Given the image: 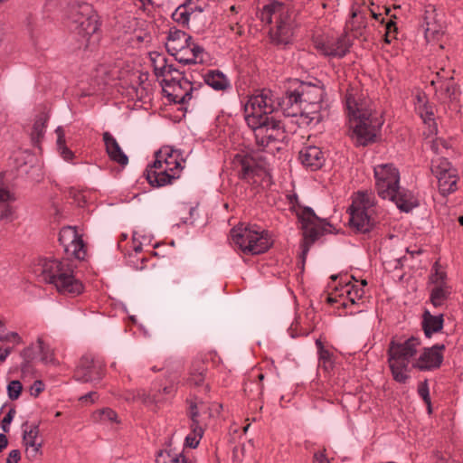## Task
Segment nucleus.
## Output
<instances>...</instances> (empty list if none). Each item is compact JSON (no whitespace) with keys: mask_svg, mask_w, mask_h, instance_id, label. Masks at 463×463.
<instances>
[{"mask_svg":"<svg viewBox=\"0 0 463 463\" xmlns=\"http://www.w3.org/2000/svg\"><path fill=\"white\" fill-rule=\"evenodd\" d=\"M345 100L352 138L359 146L373 142L383 120L379 113L372 108L371 101L358 89L353 87L347 90Z\"/></svg>","mask_w":463,"mask_h":463,"instance_id":"1","label":"nucleus"},{"mask_svg":"<svg viewBox=\"0 0 463 463\" xmlns=\"http://www.w3.org/2000/svg\"><path fill=\"white\" fill-rule=\"evenodd\" d=\"M375 187L378 195L389 199L402 212L408 213L418 206L413 194L399 186L400 173L392 164H383L374 166Z\"/></svg>","mask_w":463,"mask_h":463,"instance_id":"2","label":"nucleus"},{"mask_svg":"<svg viewBox=\"0 0 463 463\" xmlns=\"http://www.w3.org/2000/svg\"><path fill=\"white\" fill-rule=\"evenodd\" d=\"M43 279L55 287L60 294L76 297L82 293L83 284L74 274L67 261L43 259L39 261Z\"/></svg>","mask_w":463,"mask_h":463,"instance_id":"3","label":"nucleus"},{"mask_svg":"<svg viewBox=\"0 0 463 463\" xmlns=\"http://www.w3.org/2000/svg\"><path fill=\"white\" fill-rule=\"evenodd\" d=\"M260 18L269 24V38L276 45H287L292 41L293 19L288 6L279 1H271L263 5Z\"/></svg>","mask_w":463,"mask_h":463,"instance_id":"4","label":"nucleus"},{"mask_svg":"<svg viewBox=\"0 0 463 463\" xmlns=\"http://www.w3.org/2000/svg\"><path fill=\"white\" fill-rule=\"evenodd\" d=\"M421 342L420 338L411 336L403 342L392 340L388 347V364L393 379L405 383L410 378L409 365L416 355Z\"/></svg>","mask_w":463,"mask_h":463,"instance_id":"5","label":"nucleus"},{"mask_svg":"<svg viewBox=\"0 0 463 463\" xmlns=\"http://www.w3.org/2000/svg\"><path fill=\"white\" fill-rule=\"evenodd\" d=\"M375 196L372 192L359 191L350 206L349 223L358 232H369L375 224L373 218Z\"/></svg>","mask_w":463,"mask_h":463,"instance_id":"6","label":"nucleus"},{"mask_svg":"<svg viewBox=\"0 0 463 463\" xmlns=\"http://www.w3.org/2000/svg\"><path fill=\"white\" fill-rule=\"evenodd\" d=\"M279 108V98L271 90L264 89L244 105V120L247 124H255L257 120L269 119Z\"/></svg>","mask_w":463,"mask_h":463,"instance_id":"7","label":"nucleus"},{"mask_svg":"<svg viewBox=\"0 0 463 463\" xmlns=\"http://www.w3.org/2000/svg\"><path fill=\"white\" fill-rule=\"evenodd\" d=\"M233 242L247 255H259L266 252L273 241L265 231H255L250 228H233Z\"/></svg>","mask_w":463,"mask_h":463,"instance_id":"8","label":"nucleus"},{"mask_svg":"<svg viewBox=\"0 0 463 463\" xmlns=\"http://www.w3.org/2000/svg\"><path fill=\"white\" fill-rule=\"evenodd\" d=\"M75 30L82 38L86 48L96 44L99 41L98 31L99 28L98 14L89 5L80 6L79 11L74 15Z\"/></svg>","mask_w":463,"mask_h":463,"instance_id":"9","label":"nucleus"},{"mask_svg":"<svg viewBox=\"0 0 463 463\" xmlns=\"http://www.w3.org/2000/svg\"><path fill=\"white\" fill-rule=\"evenodd\" d=\"M430 170L438 179L439 191L446 196L454 193L458 180L457 169L445 157H436L431 160Z\"/></svg>","mask_w":463,"mask_h":463,"instance_id":"10","label":"nucleus"},{"mask_svg":"<svg viewBox=\"0 0 463 463\" xmlns=\"http://www.w3.org/2000/svg\"><path fill=\"white\" fill-rule=\"evenodd\" d=\"M233 169H236L240 179L253 185L260 184L268 177L266 169L249 155L233 156Z\"/></svg>","mask_w":463,"mask_h":463,"instance_id":"11","label":"nucleus"},{"mask_svg":"<svg viewBox=\"0 0 463 463\" xmlns=\"http://www.w3.org/2000/svg\"><path fill=\"white\" fill-rule=\"evenodd\" d=\"M247 125L253 130L256 141L260 146L265 147L270 142L281 140L284 137L283 127L274 117Z\"/></svg>","mask_w":463,"mask_h":463,"instance_id":"12","label":"nucleus"},{"mask_svg":"<svg viewBox=\"0 0 463 463\" xmlns=\"http://www.w3.org/2000/svg\"><path fill=\"white\" fill-rule=\"evenodd\" d=\"M59 241L69 256L78 260L85 258L86 246L75 227L66 226L61 228L59 233Z\"/></svg>","mask_w":463,"mask_h":463,"instance_id":"13","label":"nucleus"},{"mask_svg":"<svg viewBox=\"0 0 463 463\" xmlns=\"http://www.w3.org/2000/svg\"><path fill=\"white\" fill-rule=\"evenodd\" d=\"M179 76L180 73H177ZM165 86L163 90L165 95L175 103H185L192 99V85L191 82L183 77L175 79H164Z\"/></svg>","mask_w":463,"mask_h":463,"instance_id":"14","label":"nucleus"},{"mask_svg":"<svg viewBox=\"0 0 463 463\" xmlns=\"http://www.w3.org/2000/svg\"><path fill=\"white\" fill-rule=\"evenodd\" d=\"M298 217L301 222L306 243L312 244L322 234L319 226L325 224L326 221L318 218L309 207H305L298 212Z\"/></svg>","mask_w":463,"mask_h":463,"instance_id":"15","label":"nucleus"},{"mask_svg":"<svg viewBox=\"0 0 463 463\" xmlns=\"http://www.w3.org/2000/svg\"><path fill=\"white\" fill-rule=\"evenodd\" d=\"M444 350L443 344L424 348L420 356L412 363V367L420 371H433L439 368L443 362Z\"/></svg>","mask_w":463,"mask_h":463,"instance_id":"16","label":"nucleus"},{"mask_svg":"<svg viewBox=\"0 0 463 463\" xmlns=\"http://www.w3.org/2000/svg\"><path fill=\"white\" fill-rule=\"evenodd\" d=\"M460 94L459 86L452 80H446L435 88V97L438 101L454 111L459 109Z\"/></svg>","mask_w":463,"mask_h":463,"instance_id":"17","label":"nucleus"},{"mask_svg":"<svg viewBox=\"0 0 463 463\" xmlns=\"http://www.w3.org/2000/svg\"><path fill=\"white\" fill-rule=\"evenodd\" d=\"M103 364L91 355H83L75 371V377L82 382L99 380L103 374Z\"/></svg>","mask_w":463,"mask_h":463,"instance_id":"18","label":"nucleus"},{"mask_svg":"<svg viewBox=\"0 0 463 463\" xmlns=\"http://www.w3.org/2000/svg\"><path fill=\"white\" fill-rule=\"evenodd\" d=\"M207 56L205 50L191 36L175 58L183 64H203Z\"/></svg>","mask_w":463,"mask_h":463,"instance_id":"19","label":"nucleus"},{"mask_svg":"<svg viewBox=\"0 0 463 463\" xmlns=\"http://www.w3.org/2000/svg\"><path fill=\"white\" fill-rule=\"evenodd\" d=\"M146 177L152 186L160 187L172 184L179 176L161 165L160 160H155L146 170Z\"/></svg>","mask_w":463,"mask_h":463,"instance_id":"20","label":"nucleus"},{"mask_svg":"<svg viewBox=\"0 0 463 463\" xmlns=\"http://www.w3.org/2000/svg\"><path fill=\"white\" fill-rule=\"evenodd\" d=\"M296 95L301 99V104H314L315 109L321 105L325 90L322 87L307 82L294 80Z\"/></svg>","mask_w":463,"mask_h":463,"instance_id":"21","label":"nucleus"},{"mask_svg":"<svg viewBox=\"0 0 463 463\" xmlns=\"http://www.w3.org/2000/svg\"><path fill=\"white\" fill-rule=\"evenodd\" d=\"M155 160H160L163 166L180 176L183 169L182 162L184 161L180 151L174 149L172 146H165L156 153Z\"/></svg>","mask_w":463,"mask_h":463,"instance_id":"22","label":"nucleus"},{"mask_svg":"<svg viewBox=\"0 0 463 463\" xmlns=\"http://www.w3.org/2000/svg\"><path fill=\"white\" fill-rule=\"evenodd\" d=\"M37 350L41 356V361L45 364H55L56 359L54 352L50 345L45 342L43 336H39L34 345L23 350L21 355L27 362H31L34 358L33 350Z\"/></svg>","mask_w":463,"mask_h":463,"instance_id":"23","label":"nucleus"},{"mask_svg":"<svg viewBox=\"0 0 463 463\" xmlns=\"http://www.w3.org/2000/svg\"><path fill=\"white\" fill-rule=\"evenodd\" d=\"M298 159L304 166L312 171L321 168L325 163L324 153L316 146H304L298 153Z\"/></svg>","mask_w":463,"mask_h":463,"instance_id":"24","label":"nucleus"},{"mask_svg":"<svg viewBox=\"0 0 463 463\" xmlns=\"http://www.w3.org/2000/svg\"><path fill=\"white\" fill-rule=\"evenodd\" d=\"M301 99L296 95V88L290 87L282 98H279V108L286 117H297L300 114Z\"/></svg>","mask_w":463,"mask_h":463,"instance_id":"25","label":"nucleus"},{"mask_svg":"<svg viewBox=\"0 0 463 463\" xmlns=\"http://www.w3.org/2000/svg\"><path fill=\"white\" fill-rule=\"evenodd\" d=\"M103 141L105 143L107 154L110 160L118 163L122 166H125L128 164V157L123 152L116 138L109 132L103 133Z\"/></svg>","mask_w":463,"mask_h":463,"instance_id":"26","label":"nucleus"},{"mask_svg":"<svg viewBox=\"0 0 463 463\" xmlns=\"http://www.w3.org/2000/svg\"><path fill=\"white\" fill-rule=\"evenodd\" d=\"M191 40V35L184 31L172 28L168 32L167 41L165 47L167 52L172 55L175 56L182 47L186 44L187 41Z\"/></svg>","mask_w":463,"mask_h":463,"instance_id":"27","label":"nucleus"},{"mask_svg":"<svg viewBox=\"0 0 463 463\" xmlns=\"http://www.w3.org/2000/svg\"><path fill=\"white\" fill-rule=\"evenodd\" d=\"M149 59L156 77H162L164 80L168 79L167 77L172 75L173 72L178 73L177 70L167 63V60L164 54L152 52L149 53Z\"/></svg>","mask_w":463,"mask_h":463,"instance_id":"28","label":"nucleus"},{"mask_svg":"<svg viewBox=\"0 0 463 463\" xmlns=\"http://www.w3.org/2000/svg\"><path fill=\"white\" fill-rule=\"evenodd\" d=\"M350 42L346 35H342L333 42L322 46L324 54L334 57H343L349 51Z\"/></svg>","mask_w":463,"mask_h":463,"instance_id":"29","label":"nucleus"},{"mask_svg":"<svg viewBox=\"0 0 463 463\" xmlns=\"http://www.w3.org/2000/svg\"><path fill=\"white\" fill-rule=\"evenodd\" d=\"M206 367L203 361H194L192 364L187 383L189 385L201 387L204 392L208 391V384L204 383Z\"/></svg>","mask_w":463,"mask_h":463,"instance_id":"30","label":"nucleus"},{"mask_svg":"<svg viewBox=\"0 0 463 463\" xmlns=\"http://www.w3.org/2000/svg\"><path fill=\"white\" fill-rule=\"evenodd\" d=\"M443 316H433L430 311L426 310L422 317V329L427 337H431L435 333L441 331L443 328Z\"/></svg>","mask_w":463,"mask_h":463,"instance_id":"31","label":"nucleus"},{"mask_svg":"<svg viewBox=\"0 0 463 463\" xmlns=\"http://www.w3.org/2000/svg\"><path fill=\"white\" fill-rule=\"evenodd\" d=\"M203 80L207 85L215 90H224L229 85V79L219 70H210L203 75Z\"/></svg>","mask_w":463,"mask_h":463,"instance_id":"32","label":"nucleus"},{"mask_svg":"<svg viewBox=\"0 0 463 463\" xmlns=\"http://www.w3.org/2000/svg\"><path fill=\"white\" fill-rule=\"evenodd\" d=\"M346 27L352 32L354 37H362L366 27V18L364 14L353 9L352 20L347 23Z\"/></svg>","mask_w":463,"mask_h":463,"instance_id":"33","label":"nucleus"},{"mask_svg":"<svg viewBox=\"0 0 463 463\" xmlns=\"http://www.w3.org/2000/svg\"><path fill=\"white\" fill-rule=\"evenodd\" d=\"M451 294V288L449 285L433 286L430 292V302L438 307L445 304Z\"/></svg>","mask_w":463,"mask_h":463,"instance_id":"34","label":"nucleus"},{"mask_svg":"<svg viewBox=\"0 0 463 463\" xmlns=\"http://www.w3.org/2000/svg\"><path fill=\"white\" fill-rule=\"evenodd\" d=\"M57 134V147L61 157L68 162H71L74 157V153L65 145V133L61 127L56 129Z\"/></svg>","mask_w":463,"mask_h":463,"instance_id":"35","label":"nucleus"},{"mask_svg":"<svg viewBox=\"0 0 463 463\" xmlns=\"http://www.w3.org/2000/svg\"><path fill=\"white\" fill-rule=\"evenodd\" d=\"M321 105H318L317 109H315L314 104H304L301 105V112L298 114L300 117H304L308 119V123H318L322 119L320 113Z\"/></svg>","mask_w":463,"mask_h":463,"instance_id":"36","label":"nucleus"},{"mask_svg":"<svg viewBox=\"0 0 463 463\" xmlns=\"http://www.w3.org/2000/svg\"><path fill=\"white\" fill-rule=\"evenodd\" d=\"M92 418L96 422L101 423H118V414L116 411L109 408H105L102 410L96 411Z\"/></svg>","mask_w":463,"mask_h":463,"instance_id":"37","label":"nucleus"},{"mask_svg":"<svg viewBox=\"0 0 463 463\" xmlns=\"http://www.w3.org/2000/svg\"><path fill=\"white\" fill-rule=\"evenodd\" d=\"M345 293L346 295V299L352 304L354 305L356 301L363 298L364 295V289L358 285L347 283L343 288Z\"/></svg>","mask_w":463,"mask_h":463,"instance_id":"38","label":"nucleus"},{"mask_svg":"<svg viewBox=\"0 0 463 463\" xmlns=\"http://www.w3.org/2000/svg\"><path fill=\"white\" fill-rule=\"evenodd\" d=\"M203 434V430L200 425L191 424V432L185 438V445L195 449Z\"/></svg>","mask_w":463,"mask_h":463,"instance_id":"39","label":"nucleus"},{"mask_svg":"<svg viewBox=\"0 0 463 463\" xmlns=\"http://www.w3.org/2000/svg\"><path fill=\"white\" fill-rule=\"evenodd\" d=\"M45 122L46 119L43 118V117H40L37 119H35L33 123V129L31 132V138L33 143L35 145L39 144L44 136L46 128Z\"/></svg>","mask_w":463,"mask_h":463,"instance_id":"40","label":"nucleus"},{"mask_svg":"<svg viewBox=\"0 0 463 463\" xmlns=\"http://www.w3.org/2000/svg\"><path fill=\"white\" fill-rule=\"evenodd\" d=\"M39 435V427L38 425H32L29 429H25L24 430L23 441L24 446H32L39 444L37 442V438Z\"/></svg>","mask_w":463,"mask_h":463,"instance_id":"41","label":"nucleus"},{"mask_svg":"<svg viewBox=\"0 0 463 463\" xmlns=\"http://www.w3.org/2000/svg\"><path fill=\"white\" fill-rule=\"evenodd\" d=\"M15 209L13 203L0 204V220L5 222H11L14 219Z\"/></svg>","mask_w":463,"mask_h":463,"instance_id":"42","label":"nucleus"},{"mask_svg":"<svg viewBox=\"0 0 463 463\" xmlns=\"http://www.w3.org/2000/svg\"><path fill=\"white\" fill-rule=\"evenodd\" d=\"M16 201L15 194L0 182V204L14 203Z\"/></svg>","mask_w":463,"mask_h":463,"instance_id":"43","label":"nucleus"},{"mask_svg":"<svg viewBox=\"0 0 463 463\" xmlns=\"http://www.w3.org/2000/svg\"><path fill=\"white\" fill-rule=\"evenodd\" d=\"M418 393L426 403L429 413H431V402L427 381L420 383L418 386Z\"/></svg>","mask_w":463,"mask_h":463,"instance_id":"44","label":"nucleus"},{"mask_svg":"<svg viewBox=\"0 0 463 463\" xmlns=\"http://www.w3.org/2000/svg\"><path fill=\"white\" fill-rule=\"evenodd\" d=\"M173 19L178 24H187L190 18V14L186 11L185 6H179L173 14Z\"/></svg>","mask_w":463,"mask_h":463,"instance_id":"45","label":"nucleus"},{"mask_svg":"<svg viewBox=\"0 0 463 463\" xmlns=\"http://www.w3.org/2000/svg\"><path fill=\"white\" fill-rule=\"evenodd\" d=\"M0 341L13 343L14 345L22 344V338L16 332H7L0 330Z\"/></svg>","mask_w":463,"mask_h":463,"instance_id":"46","label":"nucleus"},{"mask_svg":"<svg viewBox=\"0 0 463 463\" xmlns=\"http://www.w3.org/2000/svg\"><path fill=\"white\" fill-rule=\"evenodd\" d=\"M22 383L17 381H11L7 386L8 396L11 400H16L22 392Z\"/></svg>","mask_w":463,"mask_h":463,"instance_id":"47","label":"nucleus"},{"mask_svg":"<svg viewBox=\"0 0 463 463\" xmlns=\"http://www.w3.org/2000/svg\"><path fill=\"white\" fill-rule=\"evenodd\" d=\"M152 90H153V88H152L150 83L143 82L137 89V97L140 100H146V99H150V96H151Z\"/></svg>","mask_w":463,"mask_h":463,"instance_id":"48","label":"nucleus"},{"mask_svg":"<svg viewBox=\"0 0 463 463\" xmlns=\"http://www.w3.org/2000/svg\"><path fill=\"white\" fill-rule=\"evenodd\" d=\"M434 272L430 275V282L436 286V285H448L446 282V273L442 270H439L436 266L433 267Z\"/></svg>","mask_w":463,"mask_h":463,"instance_id":"49","label":"nucleus"},{"mask_svg":"<svg viewBox=\"0 0 463 463\" xmlns=\"http://www.w3.org/2000/svg\"><path fill=\"white\" fill-rule=\"evenodd\" d=\"M416 110L419 112V114L424 120H430L432 118L433 111L431 107L429 106L428 101L423 103L422 105L416 104Z\"/></svg>","mask_w":463,"mask_h":463,"instance_id":"50","label":"nucleus"},{"mask_svg":"<svg viewBox=\"0 0 463 463\" xmlns=\"http://www.w3.org/2000/svg\"><path fill=\"white\" fill-rule=\"evenodd\" d=\"M150 40H151L150 34H148L145 32L139 31V32H136L132 35L130 41L133 44L138 45L140 43H147L150 42Z\"/></svg>","mask_w":463,"mask_h":463,"instance_id":"51","label":"nucleus"},{"mask_svg":"<svg viewBox=\"0 0 463 463\" xmlns=\"http://www.w3.org/2000/svg\"><path fill=\"white\" fill-rule=\"evenodd\" d=\"M445 74H446V71L444 69H441L439 71L436 72L435 77L430 80L431 86L436 88V87L439 86L440 84H442L444 82V80H453L452 76H448Z\"/></svg>","mask_w":463,"mask_h":463,"instance_id":"52","label":"nucleus"},{"mask_svg":"<svg viewBox=\"0 0 463 463\" xmlns=\"http://www.w3.org/2000/svg\"><path fill=\"white\" fill-rule=\"evenodd\" d=\"M316 345L318 348L319 359L322 360L324 364L331 363V354L328 350L324 348L321 341L317 340Z\"/></svg>","mask_w":463,"mask_h":463,"instance_id":"53","label":"nucleus"},{"mask_svg":"<svg viewBox=\"0 0 463 463\" xmlns=\"http://www.w3.org/2000/svg\"><path fill=\"white\" fill-rule=\"evenodd\" d=\"M41 447L42 443L32 446H25V454L27 458L30 460L35 459L41 452Z\"/></svg>","mask_w":463,"mask_h":463,"instance_id":"54","label":"nucleus"},{"mask_svg":"<svg viewBox=\"0 0 463 463\" xmlns=\"http://www.w3.org/2000/svg\"><path fill=\"white\" fill-rule=\"evenodd\" d=\"M189 416L192 420V424L200 425L199 421V409L196 403L191 402L190 408H189Z\"/></svg>","mask_w":463,"mask_h":463,"instance_id":"55","label":"nucleus"},{"mask_svg":"<svg viewBox=\"0 0 463 463\" xmlns=\"http://www.w3.org/2000/svg\"><path fill=\"white\" fill-rule=\"evenodd\" d=\"M15 414V411L11 409L4 417L2 420V429L4 431L7 432L9 430V424L12 422L14 416Z\"/></svg>","mask_w":463,"mask_h":463,"instance_id":"56","label":"nucleus"},{"mask_svg":"<svg viewBox=\"0 0 463 463\" xmlns=\"http://www.w3.org/2000/svg\"><path fill=\"white\" fill-rule=\"evenodd\" d=\"M44 390V383L42 381H35L31 387V395L37 397Z\"/></svg>","mask_w":463,"mask_h":463,"instance_id":"57","label":"nucleus"},{"mask_svg":"<svg viewBox=\"0 0 463 463\" xmlns=\"http://www.w3.org/2000/svg\"><path fill=\"white\" fill-rule=\"evenodd\" d=\"M21 459V452L19 449H13L9 452L6 463H19Z\"/></svg>","mask_w":463,"mask_h":463,"instance_id":"58","label":"nucleus"},{"mask_svg":"<svg viewBox=\"0 0 463 463\" xmlns=\"http://www.w3.org/2000/svg\"><path fill=\"white\" fill-rule=\"evenodd\" d=\"M313 463H330V461L326 456L325 450H323L314 453Z\"/></svg>","mask_w":463,"mask_h":463,"instance_id":"59","label":"nucleus"},{"mask_svg":"<svg viewBox=\"0 0 463 463\" xmlns=\"http://www.w3.org/2000/svg\"><path fill=\"white\" fill-rule=\"evenodd\" d=\"M386 33H385V42L390 43H391V40L389 39L390 37V34L393 32L395 33L397 31V26H396V24L392 21H390L387 24H386Z\"/></svg>","mask_w":463,"mask_h":463,"instance_id":"60","label":"nucleus"},{"mask_svg":"<svg viewBox=\"0 0 463 463\" xmlns=\"http://www.w3.org/2000/svg\"><path fill=\"white\" fill-rule=\"evenodd\" d=\"M97 399H98V394L95 392H90L88 394L81 396L80 398V400L81 402H89L90 401V402H93Z\"/></svg>","mask_w":463,"mask_h":463,"instance_id":"61","label":"nucleus"},{"mask_svg":"<svg viewBox=\"0 0 463 463\" xmlns=\"http://www.w3.org/2000/svg\"><path fill=\"white\" fill-rule=\"evenodd\" d=\"M426 24H427L426 31H425L426 37L427 38H429L430 36L434 37L435 34L439 33V31L436 28L432 27L429 22H427Z\"/></svg>","mask_w":463,"mask_h":463,"instance_id":"62","label":"nucleus"},{"mask_svg":"<svg viewBox=\"0 0 463 463\" xmlns=\"http://www.w3.org/2000/svg\"><path fill=\"white\" fill-rule=\"evenodd\" d=\"M415 105L416 104H420L422 105L423 103L427 102V98H426V95L423 93V92H418L415 96Z\"/></svg>","mask_w":463,"mask_h":463,"instance_id":"63","label":"nucleus"},{"mask_svg":"<svg viewBox=\"0 0 463 463\" xmlns=\"http://www.w3.org/2000/svg\"><path fill=\"white\" fill-rule=\"evenodd\" d=\"M8 445V439L6 436L3 433H0V452L5 449Z\"/></svg>","mask_w":463,"mask_h":463,"instance_id":"64","label":"nucleus"}]
</instances>
